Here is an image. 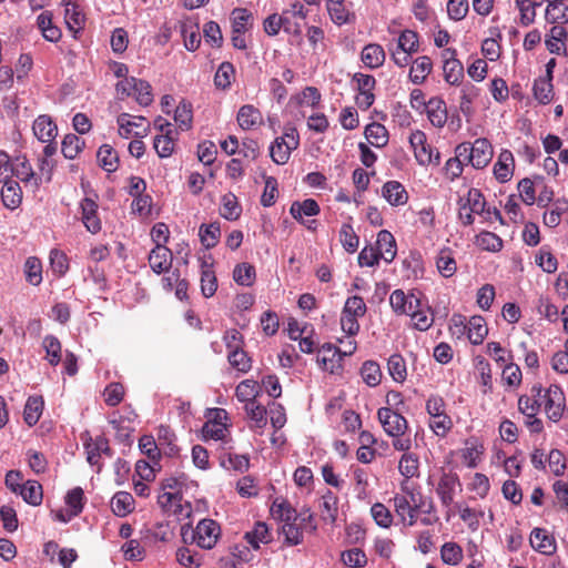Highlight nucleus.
<instances>
[{
  "mask_svg": "<svg viewBox=\"0 0 568 568\" xmlns=\"http://www.w3.org/2000/svg\"><path fill=\"white\" fill-rule=\"evenodd\" d=\"M298 133L296 129L287 130L283 136H280L271 145L270 154L276 164H285L291 155V152L298 146Z\"/></svg>",
  "mask_w": 568,
  "mask_h": 568,
  "instance_id": "obj_1",
  "label": "nucleus"
},
{
  "mask_svg": "<svg viewBox=\"0 0 568 568\" xmlns=\"http://www.w3.org/2000/svg\"><path fill=\"white\" fill-rule=\"evenodd\" d=\"M377 416L384 430L389 436L399 437L407 429V420L405 417L388 407L379 408Z\"/></svg>",
  "mask_w": 568,
  "mask_h": 568,
  "instance_id": "obj_2",
  "label": "nucleus"
},
{
  "mask_svg": "<svg viewBox=\"0 0 568 568\" xmlns=\"http://www.w3.org/2000/svg\"><path fill=\"white\" fill-rule=\"evenodd\" d=\"M545 410L548 418L555 423L560 420L565 409V396L558 385H551L546 392Z\"/></svg>",
  "mask_w": 568,
  "mask_h": 568,
  "instance_id": "obj_3",
  "label": "nucleus"
},
{
  "mask_svg": "<svg viewBox=\"0 0 568 568\" xmlns=\"http://www.w3.org/2000/svg\"><path fill=\"white\" fill-rule=\"evenodd\" d=\"M197 545L204 549H211L220 536V526L213 519H202L197 526Z\"/></svg>",
  "mask_w": 568,
  "mask_h": 568,
  "instance_id": "obj_4",
  "label": "nucleus"
},
{
  "mask_svg": "<svg viewBox=\"0 0 568 568\" xmlns=\"http://www.w3.org/2000/svg\"><path fill=\"white\" fill-rule=\"evenodd\" d=\"M470 164L475 169L485 168L493 158V148L489 141L485 138L475 140L470 150Z\"/></svg>",
  "mask_w": 568,
  "mask_h": 568,
  "instance_id": "obj_5",
  "label": "nucleus"
},
{
  "mask_svg": "<svg viewBox=\"0 0 568 568\" xmlns=\"http://www.w3.org/2000/svg\"><path fill=\"white\" fill-rule=\"evenodd\" d=\"M460 486L459 478L453 473H443L439 478L436 493L445 507H449L454 501L455 488Z\"/></svg>",
  "mask_w": 568,
  "mask_h": 568,
  "instance_id": "obj_6",
  "label": "nucleus"
},
{
  "mask_svg": "<svg viewBox=\"0 0 568 568\" xmlns=\"http://www.w3.org/2000/svg\"><path fill=\"white\" fill-rule=\"evenodd\" d=\"M149 263L156 274L166 272L172 264V252L166 246L158 244L149 254Z\"/></svg>",
  "mask_w": 568,
  "mask_h": 568,
  "instance_id": "obj_7",
  "label": "nucleus"
},
{
  "mask_svg": "<svg viewBox=\"0 0 568 568\" xmlns=\"http://www.w3.org/2000/svg\"><path fill=\"white\" fill-rule=\"evenodd\" d=\"M445 55H449L443 67L445 80L450 84H458L464 75V68L460 61L455 58L456 50L446 49Z\"/></svg>",
  "mask_w": 568,
  "mask_h": 568,
  "instance_id": "obj_8",
  "label": "nucleus"
},
{
  "mask_svg": "<svg viewBox=\"0 0 568 568\" xmlns=\"http://www.w3.org/2000/svg\"><path fill=\"white\" fill-rule=\"evenodd\" d=\"M281 28H283L285 32L295 36H300L302 33V27H288V13H283L282 16L271 14L264 21V31L268 36H276Z\"/></svg>",
  "mask_w": 568,
  "mask_h": 568,
  "instance_id": "obj_9",
  "label": "nucleus"
},
{
  "mask_svg": "<svg viewBox=\"0 0 568 568\" xmlns=\"http://www.w3.org/2000/svg\"><path fill=\"white\" fill-rule=\"evenodd\" d=\"M376 245L377 247L375 250L378 253V256L385 262L390 263L395 258L397 246L396 241L389 231H379L377 234Z\"/></svg>",
  "mask_w": 568,
  "mask_h": 568,
  "instance_id": "obj_10",
  "label": "nucleus"
},
{
  "mask_svg": "<svg viewBox=\"0 0 568 568\" xmlns=\"http://www.w3.org/2000/svg\"><path fill=\"white\" fill-rule=\"evenodd\" d=\"M32 130L41 142H52L58 134V128L49 115L38 116L33 123Z\"/></svg>",
  "mask_w": 568,
  "mask_h": 568,
  "instance_id": "obj_11",
  "label": "nucleus"
},
{
  "mask_svg": "<svg viewBox=\"0 0 568 568\" xmlns=\"http://www.w3.org/2000/svg\"><path fill=\"white\" fill-rule=\"evenodd\" d=\"M392 308L397 314H409V312L419 305V300L410 294L406 296L402 290H395L389 297Z\"/></svg>",
  "mask_w": 568,
  "mask_h": 568,
  "instance_id": "obj_12",
  "label": "nucleus"
},
{
  "mask_svg": "<svg viewBox=\"0 0 568 568\" xmlns=\"http://www.w3.org/2000/svg\"><path fill=\"white\" fill-rule=\"evenodd\" d=\"M426 111L430 123L436 128H443L447 122V108L440 98H432L426 103Z\"/></svg>",
  "mask_w": 568,
  "mask_h": 568,
  "instance_id": "obj_13",
  "label": "nucleus"
},
{
  "mask_svg": "<svg viewBox=\"0 0 568 568\" xmlns=\"http://www.w3.org/2000/svg\"><path fill=\"white\" fill-rule=\"evenodd\" d=\"M530 545L544 555H551L556 550L555 539L545 529L535 528L530 535Z\"/></svg>",
  "mask_w": 568,
  "mask_h": 568,
  "instance_id": "obj_14",
  "label": "nucleus"
},
{
  "mask_svg": "<svg viewBox=\"0 0 568 568\" xmlns=\"http://www.w3.org/2000/svg\"><path fill=\"white\" fill-rule=\"evenodd\" d=\"M81 209L82 220L87 230L93 234L98 233L101 230V222L97 214V203L93 200L85 197L81 203Z\"/></svg>",
  "mask_w": 568,
  "mask_h": 568,
  "instance_id": "obj_15",
  "label": "nucleus"
},
{
  "mask_svg": "<svg viewBox=\"0 0 568 568\" xmlns=\"http://www.w3.org/2000/svg\"><path fill=\"white\" fill-rule=\"evenodd\" d=\"M514 156L509 150H503L498 156V161L494 165V174L496 179L504 183L513 175Z\"/></svg>",
  "mask_w": 568,
  "mask_h": 568,
  "instance_id": "obj_16",
  "label": "nucleus"
},
{
  "mask_svg": "<svg viewBox=\"0 0 568 568\" xmlns=\"http://www.w3.org/2000/svg\"><path fill=\"white\" fill-rule=\"evenodd\" d=\"M237 123L243 130H251L262 123L263 118L258 109L251 104H245L237 112Z\"/></svg>",
  "mask_w": 568,
  "mask_h": 568,
  "instance_id": "obj_17",
  "label": "nucleus"
},
{
  "mask_svg": "<svg viewBox=\"0 0 568 568\" xmlns=\"http://www.w3.org/2000/svg\"><path fill=\"white\" fill-rule=\"evenodd\" d=\"M383 196L390 205H404L408 200V194L404 186L397 181L386 182L383 186Z\"/></svg>",
  "mask_w": 568,
  "mask_h": 568,
  "instance_id": "obj_18",
  "label": "nucleus"
},
{
  "mask_svg": "<svg viewBox=\"0 0 568 568\" xmlns=\"http://www.w3.org/2000/svg\"><path fill=\"white\" fill-rule=\"evenodd\" d=\"M320 211V205L313 199H306L303 202L295 201L290 209L292 216L302 224H305L303 215L314 216L317 215Z\"/></svg>",
  "mask_w": 568,
  "mask_h": 568,
  "instance_id": "obj_19",
  "label": "nucleus"
},
{
  "mask_svg": "<svg viewBox=\"0 0 568 568\" xmlns=\"http://www.w3.org/2000/svg\"><path fill=\"white\" fill-rule=\"evenodd\" d=\"M217 290V280L213 271V264L203 261L201 264V291L205 297H211Z\"/></svg>",
  "mask_w": 568,
  "mask_h": 568,
  "instance_id": "obj_20",
  "label": "nucleus"
},
{
  "mask_svg": "<svg viewBox=\"0 0 568 568\" xmlns=\"http://www.w3.org/2000/svg\"><path fill=\"white\" fill-rule=\"evenodd\" d=\"M111 508L115 516L125 517L134 509V498L130 493L118 491L111 499Z\"/></svg>",
  "mask_w": 568,
  "mask_h": 568,
  "instance_id": "obj_21",
  "label": "nucleus"
},
{
  "mask_svg": "<svg viewBox=\"0 0 568 568\" xmlns=\"http://www.w3.org/2000/svg\"><path fill=\"white\" fill-rule=\"evenodd\" d=\"M244 539L253 549L257 550L260 549V542L268 544L271 542L272 537L267 525L265 523L257 521L252 530L245 532Z\"/></svg>",
  "mask_w": 568,
  "mask_h": 568,
  "instance_id": "obj_22",
  "label": "nucleus"
},
{
  "mask_svg": "<svg viewBox=\"0 0 568 568\" xmlns=\"http://www.w3.org/2000/svg\"><path fill=\"white\" fill-rule=\"evenodd\" d=\"M385 60L384 49L376 43H369L362 51V61L371 69L381 67Z\"/></svg>",
  "mask_w": 568,
  "mask_h": 568,
  "instance_id": "obj_23",
  "label": "nucleus"
},
{
  "mask_svg": "<svg viewBox=\"0 0 568 568\" xmlns=\"http://www.w3.org/2000/svg\"><path fill=\"white\" fill-rule=\"evenodd\" d=\"M468 338L471 344L479 345L483 343L484 338L488 333V328L484 317L481 316H473L468 322Z\"/></svg>",
  "mask_w": 568,
  "mask_h": 568,
  "instance_id": "obj_24",
  "label": "nucleus"
},
{
  "mask_svg": "<svg viewBox=\"0 0 568 568\" xmlns=\"http://www.w3.org/2000/svg\"><path fill=\"white\" fill-rule=\"evenodd\" d=\"M432 60L428 57L423 55L417 58L414 61L409 72L412 82L415 84L423 83L432 71Z\"/></svg>",
  "mask_w": 568,
  "mask_h": 568,
  "instance_id": "obj_25",
  "label": "nucleus"
},
{
  "mask_svg": "<svg viewBox=\"0 0 568 568\" xmlns=\"http://www.w3.org/2000/svg\"><path fill=\"white\" fill-rule=\"evenodd\" d=\"M99 165L106 172H115L118 169L119 158L113 148L109 144L100 146L97 153Z\"/></svg>",
  "mask_w": 568,
  "mask_h": 568,
  "instance_id": "obj_26",
  "label": "nucleus"
},
{
  "mask_svg": "<svg viewBox=\"0 0 568 568\" xmlns=\"http://www.w3.org/2000/svg\"><path fill=\"white\" fill-rule=\"evenodd\" d=\"M19 494L29 505L39 506L42 503V486L37 480H28L26 484H23Z\"/></svg>",
  "mask_w": 568,
  "mask_h": 568,
  "instance_id": "obj_27",
  "label": "nucleus"
},
{
  "mask_svg": "<svg viewBox=\"0 0 568 568\" xmlns=\"http://www.w3.org/2000/svg\"><path fill=\"white\" fill-rule=\"evenodd\" d=\"M365 136L376 148H383L388 142L386 128L377 122H373L365 128Z\"/></svg>",
  "mask_w": 568,
  "mask_h": 568,
  "instance_id": "obj_28",
  "label": "nucleus"
},
{
  "mask_svg": "<svg viewBox=\"0 0 568 568\" xmlns=\"http://www.w3.org/2000/svg\"><path fill=\"white\" fill-rule=\"evenodd\" d=\"M43 409V399L42 397L31 396L28 398L24 412H23V418L24 422L29 426H33L38 423Z\"/></svg>",
  "mask_w": 568,
  "mask_h": 568,
  "instance_id": "obj_29",
  "label": "nucleus"
},
{
  "mask_svg": "<svg viewBox=\"0 0 568 568\" xmlns=\"http://www.w3.org/2000/svg\"><path fill=\"white\" fill-rule=\"evenodd\" d=\"M1 199L7 209H17L22 201V192L18 182L9 183L1 191Z\"/></svg>",
  "mask_w": 568,
  "mask_h": 568,
  "instance_id": "obj_30",
  "label": "nucleus"
},
{
  "mask_svg": "<svg viewBox=\"0 0 568 568\" xmlns=\"http://www.w3.org/2000/svg\"><path fill=\"white\" fill-rule=\"evenodd\" d=\"M201 243L206 248H213L220 240L221 229L219 223L202 224L199 230Z\"/></svg>",
  "mask_w": 568,
  "mask_h": 568,
  "instance_id": "obj_31",
  "label": "nucleus"
},
{
  "mask_svg": "<svg viewBox=\"0 0 568 568\" xmlns=\"http://www.w3.org/2000/svg\"><path fill=\"white\" fill-rule=\"evenodd\" d=\"M436 266L440 275L444 277H452L456 273V261L448 248H444L439 252L436 258Z\"/></svg>",
  "mask_w": 568,
  "mask_h": 568,
  "instance_id": "obj_32",
  "label": "nucleus"
},
{
  "mask_svg": "<svg viewBox=\"0 0 568 568\" xmlns=\"http://www.w3.org/2000/svg\"><path fill=\"white\" fill-rule=\"evenodd\" d=\"M242 213V207L233 193L222 196L221 215L229 221H236Z\"/></svg>",
  "mask_w": 568,
  "mask_h": 568,
  "instance_id": "obj_33",
  "label": "nucleus"
},
{
  "mask_svg": "<svg viewBox=\"0 0 568 568\" xmlns=\"http://www.w3.org/2000/svg\"><path fill=\"white\" fill-rule=\"evenodd\" d=\"M64 18L71 31L77 32L82 29L84 23V14L75 3L70 1L65 3Z\"/></svg>",
  "mask_w": 568,
  "mask_h": 568,
  "instance_id": "obj_34",
  "label": "nucleus"
},
{
  "mask_svg": "<svg viewBox=\"0 0 568 568\" xmlns=\"http://www.w3.org/2000/svg\"><path fill=\"white\" fill-rule=\"evenodd\" d=\"M235 77V70L231 62H222L214 75V84L217 89L230 88Z\"/></svg>",
  "mask_w": 568,
  "mask_h": 568,
  "instance_id": "obj_35",
  "label": "nucleus"
},
{
  "mask_svg": "<svg viewBox=\"0 0 568 568\" xmlns=\"http://www.w3.org/2000/svg\"><path fill=\"white\" fill-rule=\"evenodd\" d=\"M363 381L371 387L377 386L382 379L379 365L374 361H366L361 367Z\"/></svg>",
  "mask_w": 568,
  "mask_h": 568,
  "instance_id": "obj_36",
  "label": "nucleus"
},
{
  "mask_svg": "<svg viewBox=\"0 0 568 568\" xmlns=\"http://www.w3.org/2000/svg\"><path fill=\"white\" fill-rule=\"evenodd\" d=\"M255 268L248 263H240L233 271V280L243 286H251L255 281Z\"/></svg>",
  "mask_w": 568,
  "mask_h": 568,
  "instance_id": "obj_37",
  "label": "nucleus"
},
{
  "mask_svg": "<svg viewBox=\"0 0 568 568\" xmlns=\"http://www.w3.org/2000/svg\"><path fill=\"white\" fill-rule=\"evenodd\" d=\"M389 375L397 383H403L406 379V363L402 355L393 354L387 362Z\"/></svg>",
  "mask_w": 568,
  "mask_h": 568,
  "instance_id": "obj_38",
  "label": "nucleus"
},
{
  "mask_svg": "<svg viewBox=\"0 0 568 568\" xmlns=\"http://www.w3.org/2000/svg\"><path fill=\"white\" fill-rule=\"evenodd\" d=\"M192 104L186 100H182L175 109L174 121L182 130H189L192 126Z\"/></svg>",
  "mask_w": 568,
  "mask_h": 568,
  "instance_id": "obj_39",
  "label": "nucleus"
},
{
  "mask_svg": "<svg viewBox=\"0 0 568 568\" xmlns=\"http://www.w3.org/2000/svg\"><path fill=\"white\" fill-rule=\"evenodd\" d=\"M26 278L31 285H39L42 282V264L36 256L27 258L24 264Z\"/></svg>",
  "mask_w": 568,
  "mask_h": 568,
  "instance_id": "obj_40",
  "label": "nucleus"
},
{
  "mask_svg": "<svg viewBox=\"0 0 568 568\" xmlns=\"http://www.w3.org/2000/svg\"><path fill=\"white\" fill-rule=\"evenodd\" d=\"M227 358L232 367L239 372L245 373L251 368V358L241 348V345H235L234 349L229 353Z\"/></svg>",
  "mask_w": 568,
  "mask_h": 568,
  "instance_id": "obj_41",
  "label": "nucleus"
},
{
  "mask_svg": "<svg viewBox=\"0 0 568 568\" xmlns=\"http://www.w3.org/2000/svg\"><path fill=\"white\" fill-rule=\"evenodd\" d=\"M84 146V141H82L78 135L75 134H67L62 141V154L67 159H74L79 154V152Z\"/></svg>",
  "mask_w": 568,
  "mask_h": 568,
  "instance_id": "obj_42",
  "label": "nucleus"
},
{
  "mask_svg": "<svg viewBox=\"0 0 568 568\" xmlns=\"http://www.w3.org/2000/svg\"><path fill=\"white\" fill-rule=\"evenodd\" d=\"M133 93L135 95L136 102L142 106H148L153 102L152 88L145 80L135 78Z\"/></svg>",
  "mask_w": 568,
  "mask_h": 568,
  "instance_id": "obj_43",
  "label": "nucleus"
},
{
  "mask_svg": "<svg viewBox=\"0 0 568 568\" xmlns=\"http://www.w3.org/2000/svg\"><path fill=\"white\" fill-rule=\"evenodd\" d=\"M440 556L445 564L455 566L463 559V549L456 542H446L442 546Z\"/></svg>",
  "mask_w": 568,
  "mask_h": 568,
  "instance_id": "obj_44",
  "label": "nucleus"
},
{
  "mask_svg": "<svg viewBox=\"0 0 568 568\" xmlns=\"http://www.w3.org/2000/svg\"><path fill=\"white\" fill-rule=\"evenodd\" d=\"M534 95L542 104H547L552 99V84L550 80L539 78L534 83Z\"/></svg>",
  "mask_w": 568,
  "mask_h": 568,
  "instance_id": "obj_45",
  "label": "nucleus"
},
{
  "mask_svg": "<svg viewBox=\"0 0 568 568\" xmlns=\"http://www.w3.org/2000/svg\"><path fill=\"white\" fill-rule=\"evenodd\" d=\"M398 469L406 479L417 476L418 458L414 454L405 453L399 460Z\"/></svg>",
  "mask_w": 568,
  "mask_h": 568,
  "instance_id": "obj_46",
  "label": "nucleus"
},
{
  "mask_svg": "<svg viewBox=\"0 0 568 568\" xmlns=\"http://www.w3.org/2000/svg\"><path fill=\"white\" fill-rule=\"evenodd\" d=\"M343 562L351 568H363L367 564L365 552L359 548H353L342 552Z\"/></svg>",
  "mask_w": 568,
  "mask_h": 568,
  "instance_id": "obj_47",
  "label": "nucleus"
},
{
  "mask_svg": "<svg viewBox=\"0 0 568 568\" xmlns=\"http://www.w3.org/2000/svg\"><path fill=\"white\" fill-rule=\"evenodd\" d=\"M339 240H341L343 247L347 252H349V253L356 252V250L358 247L359 239L355 234L352 225L343 224V226L339 231Z\"/></svg>",
  "mask_w": 568,
  "mask_h": 568,
  "instance_id": "obj_48",
  "label": "nucleus"
},
{
  "mask_svg": "<svg viewBox=\"0 0 568 568\" xmlns=\"http://www.w3.org/2000/svg\"><path fill=\"white\" fill-rule=\"evenodd\" d=\"M477 244L483 250L490 251V252H498L503 247L501 239L491 232H481L477 236Z\"/></svg>",
  "mask_w": 568,
  "mask_h": 568,
  "instance_id": "obj_49",
  "label": "nucleus"
},
{
  "mask_svg": "<svg viewBox=\"0 0 568 568\" xmlns=\"http://www.w3.org/2000/svg\"><path fill=\"white\" fill-rule=\"evenodd\" d=\"M398 50L413 53L418 50V36L415 31L404 30L397 41Z\"/></svg>",
  "mask_w": 568,
  "mask_h": 568,
  "instance_id": "obj_50",
  "label": "nucleus"
},
{
  "mask_svg": "<svg viewBox=\"0 0 568 568\" xmlns=\"http://www.w3.org/2000/svg\"><path fill=\"white\" fill-rule=\"evenodd\" d=\"M181 33L184 39V47L189 51H195L201 43V36L196 27L182 24Z\"/></svg>",
  "mask_w": 568,
  "mask_h": 568,
  "instance_id": "obj_51",
  "label": "nucleus"
},
{
  "mask_svg": "<svg viewBox=\"0 0 568 568\" xmlns=\"http://www.w3.org/2000/svg\"><path fill=\"white\" fill-rule=\"evenodd\" d=\"M103 395L105 403L114 407L123 400L124 387L121 383H111L105 387Z\"/></svg>",
  "mask_w": 568,
  "mask_h": 568,
  "instance_id": "obj_52",
  "label": "nucleus"
},
{
  "mask_svg": "<svg viewBox=\"0 0 568 568\" xmlns=\"http://www.w3.org/2000/svg\"><path fill=\"white\" fill-rule=\"evenodd\" d=\"M172 130H168L166 134L159 135L154 139V149L159 156L168 158L173 152V139L171 138Z\"/></svg>",
  "mask_w": 568,
  "mask_h": 568,
  "instance_id": "obj_53",
  "label": "nucleus"
},
{
  "mask_svg": "<svg viewBox=\"0 0 568 568\" xmlns=\"http://www.w3.org/2000/svg\"><path fill=\"white\" fill-rule=\"evenodd\" d=\"M272 511L283 524L296 521L298 516L297 511L286 501L281 504L274 503Z\"/></svg>",
  "mask_w": 568,
  "mask_h": 568,
  "instance_id": "obj_54",
  "label": "nucleus"
},
{
  "mask_svg": "<svg viewBox=\"0 0 568 568\" xmlns=\"http://www.w3.org/2000/svg\"><path fill=\"white\" fill-rule=\"evenodd\" d=\"M233 24L232 30L235 32H245L247 23L252 19V13L244 8H236L232 12Z\"/></svg>",
  "mask_w": 568,
  "mask_h": 568,
  "instance_id": "obj_55",
  "label": "nucleus"
},
{
  "mask_svg": "<svg viewBox=\"0 0 568 568\" xmlns=\"http://www.w3.org/2000/svg\"><path fill=\"white\" fill-rule=\"evenodd\" d=\"M277 195V181L274 176L265 178V189L261 196V204L265 207L272 206L275 203Z\"/></svg>",
  "mask_w": 568,
  "mask_h": 568,
  "instance_id": "obj_56",
  "label": "nucleus"
},
{
  "mask_svg": "<svg viewBox=\"0 0 568 568\" xmlns=\"http://www.w3.org/2000/svg\"><path fill=\"white\" fill-rule=\"evenodd\" d=\"M470 212L481 214L485 211V199L478 189H470L467 194L466 203Z\"/></svg>",
  "mask_w": 568,
  "mask_h": 568,
  "instance_id": "obj_57",
  "label": "nucleus"
},
{
  "mask_svg": "<svg viewBox=\"0 0 568 568\" xmlns=\"http://www.w3.org/2000/svg\"><path fill=\"white\" fill-rule=\"evenodd\" d=\"M139 447L142 454L146 455L149 459L156 460L160 457V450L156 442L151 435H143L139 440Z\"/></svg>",
  "mask_w": 568,
  "mask_h": 568,
  "instance_id": "obj_58",
  "label": "nucleus"
},
{
  "mask_svg": "<svg viewBox=\"0 0 568 568\" xmlns=\"http://www.w3.org/2000/svg\"><path fill=\"white\" fill-rule=\"evenodd\" d=\"M245 410L250 418L255 422L256 427L262 428L266 425V409L255 402L246 403Z\"/></svg>",
  "mask_w": 568,
  "mask_h": 568,
  "instance_id": "obj_59",
  "label": "nucleus"
},
{
  "mask_svg": "<svg viewBox=\"0 0 568 568\" xmlns=\"http://www.w3.org/2000/svg\"><path fill=\"white\" fill-rule=\"evenodd\" d=\"M371 513L378 526L383 528H388L392 525L393 517L389 510L383 504H374L372 506Z\"/></svg>",
  "mask_w": 568,
  "mask_h": 568,
  "instance_id": "obj_60",
  "label": "nucleus"
},
{
  "mask_svg": "<svg viewBox=\"0 0 568 568\" xmlns=\"http://www.w3.org/2000/svg\"><path fill=\"white\" fill-rule=\"evenodd\" d=\"M256 383L254 381H243L241 382L235 390L236 397L240 402H253L252 399L256 395Z\"/></svg>",
  "mask_w": 568,
  "mask_h": 568,
  "instance_id": "obj_61",
  "label": "nucleus"
},
{
  "mask_svg": "<svg viewBox=\"0 0 568 568\" xmlns=\"http://www.w3.org/2000/svg\"><path fill=\"white\" fill-rule=\"evenodd\" d=\"M225 430L226 426L221 422L216 420H209L202 427L203 437L206 439H222L224 437Z\"/></svg>",
  "mask_w": 568,
  "mask_h": 568,
  "instance_id": "obj_62",
  "label": "nucleus"
},
{
  "mask_svg": "<svg viewBox=\"0 0 568 568\" xmlns=\"http://www.w3.org/2000/svg\"><path fill=\"white\" fill-rule=\"evenodd\" d=\"M18 163L12 166L13 175L22 182H30L34 178V172L29 161L23 158H17Z\"/></svg>",
  "mask_w": 568,
  "mask_h": 568,
  "instance_id": "obj_63",
  "label": "nucleus"
},
{
  "mask_svg": "<svg viewBox=\"0 0 568 568\" xmlns=\"http://www.w3.org/2000/svg\"><path fill=\"white\" fill-rule=\"evenodd\" d=\"M366 312V305L361 296H352L346 300L343 314L361 317Z\"/></svg>",
  "mask_w": 568,
  "mask_h": 568,
  "instance_id": "obj_64",
  "label": "nucleus"
}]
</instances>
